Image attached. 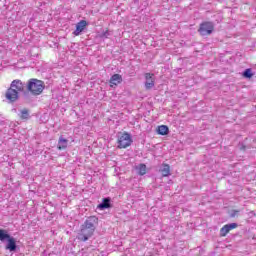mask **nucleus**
<instances>
[{
    "label": "nucleus",
    "mask_w": 256,
    "mask_h": 256,
    "mask_svg": "<svg viewBox=\"0 0 256 256\" xmlns=\"http://www.w3.org/2000/svg\"><path fill=\"white\" fill-rule=\"evenodd\" d=\"M45 89V82L37 78H31L27 84L25 82L16 79L10 84V87L5 93V97L9 103H15L19 101V93H23V98L26 103H30L31 95H41Z\"/></svg>",
    "instance_id": "1"
},
{
    "label": "nucleus",
    "mask_w": 256,
    "mask_h": 256,
    "mask_svg": "<svg viewBox=\"0 0 256 256\" xmlns=\"http://www.w3.org/2000/svg\"><path fill=\"white\" fill-rule=\"evenodd\" d=\"M98 224L99 218H97V216L88 217L81 225V229L78 233L77 239L83 242L89 241V239L93 237V233H95V229H97Z\"/></svg>",
    "instance_id": "2"
},
{
    "label": "nucleus",
    "mask_w": 256,
    "mask_h": 256,
    "mask_svg": "<svg viewBox=\"0 0 256 256\" xmlns=\"http://www.w3.org/2000/svg\"><path fill=\"white\" fill-rule=\"evenodd\" d=\"M118 149H127V147H131L133 144V137L129 134V132L120 133L118 135Z\"/></svg>",
    "instance_id": "3"
},
{
    "label": "nucleus",
    "mask_w": 256,
    "mask_h": 256,
    "mask_svg": "<svg viewBox=\"0 0 256 256\" xmlns=\"http://www.w3.org/2000/svg\"><path fill=\"white\" fill-rule=\"evenodd\" d=\"M215 29V25L212 22H204L200 25L199 33L202 36L211 35L213 30Z\"/></svg>",
    "instance_id": "4"
},
{
    "label": "nucleus",
    "mask_w": 256,
    "mask_h": 256,
    "mask_svg": "<svg viewBox=\"0 0 256 256\" xmlns=\"http://www.w3.org/2000/svg\"><path fill=\"white\" fill-rule=\"evenodd\" d=\"M87 25H89V23H87L85 20H81L80 22H78L76 24V29L73 32V35H75V37H79V35H81V33L85 31V27H87Z\"/></svg>",
    "instance_id": "5"
},
{
    "label": "nucleus",
    "mask_w": 256,
    "mask_h": 256,
    "mask_svg": "<svg viewBox=\"0 0 256 256\" xmlns=\"http://www.w3.org/2000/svg\"><path fill=\"white\" fill-rule=\"evenodd\" d=\"M155 75L151 74V73H146L145 74V88L146 89H153V87H155Z\"/></svg>",
    "instance_id": "6"
},
{
    "label": "nucleus",
    "mask_w": 256,
    "mask_h": 256,
    "mask_svg": "<svg viewBox=\"0 0 256 256\" xmlns=\"http://www.w3.org/2000/svg\"><path fill=\"white\" fill-rule=\"evenodd\" d=\"M6 251H10V253H15L17 251V240L12 236L5 246Z\"/></svg>",
    "instance_id": "7"
},
{
    "label": "nucleus",
    "mask_w": 256,
    "mask_h": 256,
    "mask_svg": "<svg viewBox=\"0 0 256 256\" xmlns=\"http://www.w3.org/2000/svg\"><path fill=\"white\" fill-rule=\"evenodd\" d=\"M113 205L111 204V198L106 197L102 199V202L98 204L97 209L100 211H105V209H111Z\"/></svg>",
    "instance_id": "8"
},
{
    "label": "nucleus",
    "mask_w": 256,
    "mask_h": 256,
    "mask_svg": "<svg viewBox=\"0 0 256 256\" xmlns=\"http://www.w3.org/2000/svg\"><path fill=\"white\" fill-rule=\"evenodd\" d=\"M110 87H117V85L123 83V76L120 74H113L110 78Z\"/></svg>",
    "instance_id": "9"
},
{
    "label": "nucleus",
    "mask_w": 256,
    "mask_h": 256,
    "mask_svg": "<svg viewBox=\"0 0 256 256\" xmlns=\"http://www.w3.org/2000/svg\"><path fill=\"white\" fill-rule=\"evenodd\" d=\"M13 236H11V234L5 230V229H0V241L1 243H5L8 240H10Z\"/></svg>",
    "instance_id": "10"
},
{
    "label": "nucleus",
    "mask_w": 256,
    "mask_h": 256,
    "mask_svg": "<svg viewBox=\"0 0 256 256\" xmlns=\"http://www.w3.org/2000/svg\"><path fill=\"white\" fill-rule=\"evenodd\" d=\"M67 145H69V140H67L63 136H60L58 140L57 149H59V151H63V149H65Z\"/></svg>",
    "instance_id": "11"
},
{
    "label": "nucleus",
    "mask_w": 256,
    "mask_h": 256,
    "mask_svg": "<svg viewBox=\"0 0 256 256\" xmlns=\"http://www.w3.org/2000/svg\"><path fill=\"white\" fill-rule=\"evenodd\" d=\"M137 174L140 175V177H143V175H147V165L140 163L138 166H136Z\"/></svg>",
    "instance_id": "12"
},
{
    "label": "nucleus",
    "mask_w": 256,
    "mask_h": 256,
    "mask_svg": "<svg viewBox=\"0 0 256 256\" xmlns=\"http://www.w3.org/2000/svg\"><path fill=\"white\" fill-rule=\"evenodd\" d=\"M161 174L162 177H169V175H171V167L169 164H162Z\"/></svg>",
    "instance_id": "13"
},
{
    "label": "nucleus",
    "mask_w": 256,
    "mask_h": 256,
    "mask_svg": "<svg viewBox=\"0 0 256 256\" xmlns=\"http://www.w3.org/2000/svg\"><path fill=\"white\" fill-rule=\"evenodd\" d=\"M19 117H20V119H29L31 117L29 115V110H27V109L21 110Z\"/></svg>",
    "instance_id": "14"
},
{
    "label": "nucleus",
    "mask_w": 256,
    "mask_h": 256,
    "mask_svg": "<svg viewBox=\"0 0 256 256\" xmlns=\"http://www.w3.org/2000/svg\"><path fill=\"white\" fill-rule=\"evenodd\" d=\"M111 35H112L111 31L106 30L99 34V38L100 39H109V37H111Z\"/></svg>",
    "instance_id": "15"
},
{
    "label": "nucleus",
    "mask_w": 256,
    "mask_h": 256,
    "mask_svg": "<svg viewBox=\"0 0 256 256\" xmlns=\"http://www.w3.org/2000/svg\"><path fill=\"white\" fill-rule=\"evenodd\" d=\"M228 233H229V228L227 227V225H224V226L220 229V235H221V237H226Z\"/></svg>",
    "instance_id": "16"
},
{
    "label": "nucleus",
    "mask_w": 256,
    "mask_h": 256,
    "mask_svg": "<svg viewBox=\"0 0 256 256\" xmlns=\"http://www.w3.org/2000/svg\"><path fill=\"white\" fill-rule=\"evenodd\" d=\"M243 77H245L246 79H251V77H253V72H251V69H246L243 72Z\"/></svg>",
    "instance_id": "17"
},
{
    "label": "nucleus",
    "mask_w": 256,
    "mask_h": 256,
    "mask_svg": "<svg viewBox=\"0 0 256 256\" xmlns=\"http://www.w3.org/2000/svg\"><path fill=\"white\" fill-rule=\"evenodd\" d=\"M169 134V127L167 125H161V135H168Z\"/></svg>",
    "instance_id": "18"
},
{
    "label": "nucleus",
    "mask_w": 256,
    "mask_h": 256,
    "mask_svg": "<svg viewBox=\"0 0 256 256\" xmlns=\"http://www.w3.org/2000/svg\"><path fill=\"white\" fill-rule=\"evenodd\" d=\"M159 149H161V144L154 145V156L157 157L159 155Z\"/></svg>",
    "instance_id": "19"
},
{
    "label": "nucleus",
    "mask_w": 256,
    "mask_h": 256,
    "mask_svg": "<svg viewBox=\"0 0 256 256\" xmlns=\"http://www.w3.org/2000/svg\"><path fill=\"white\" fill-rule=\"evenodd\" d=\"M226 227H228L229 231H233V229H237V223L226 224Z\"/></svg>",
    "instance_id": "20"
},
{
    "label": "nucleus",
    "mask_w": 256,
    "mask_h": 256,
    "mask_svg": "<svg viewBox=\"0 0 256 256\" xmlns=\"http://www.w3.org/2000/svg\"><path fill=\"white\" fill-rule=\"evenodd\" d=\"M156 133L158 135H161V126H157Z\"/></svg>",
    "instance_id": "21"
}]
</instances>
